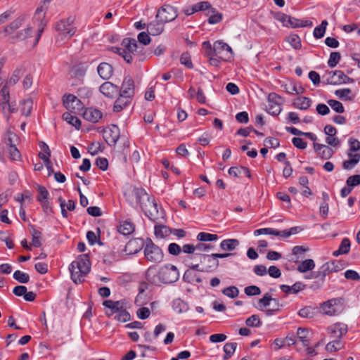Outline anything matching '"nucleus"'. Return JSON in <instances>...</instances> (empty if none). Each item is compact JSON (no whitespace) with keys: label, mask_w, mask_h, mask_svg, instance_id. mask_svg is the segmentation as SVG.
<instances>
[{"label":"nucleus","mask_w":360,"mask_h":360,"mask_svg":"<svg viewBox=\"0 0 360 360\" xmlns=\"http://www.w3.org/2000/svg\"><path fill=\"white\" fill-rule=\"evenodd\" d=\"M121 45L122 47H113V52L121 56L127 63H131L134 59L143 61L146 58L143 46L139 44L135 39L124 38Z\"/></svg>","instance_id":"nucleus-1"},{"label":"nucleus","mask_w":360,"mask_h":360,"mask_svg":"<svg viewBox=\"0 0 360 360\" xmlns=\"http://www.w3.org/2000/svg\"><path fill=\"white\" fill-rule=\"evenodd\" d=\"M155 270V266H150L146 271V278L150 283L156 285L160 283H173L179 278V270L174 265L166 264L162 266L158 273Z\"/></svg>","instance_id":"nucleus-2"},{"label":"nucleus","mask_w":360,"mask_h":360,"mask_svg":"<svg viewBox=\"0 0 360 360\" xmlns=\"http://www.w3.org/2000/svg\"><path fill=\"white\" fill-rule=\"evenodd\" d=\"M200 257V262L201 264H205L203 266L200 267L199 264H190L188 266L195 271L201 272H211L217 269L219 265L218 259L226 258L230 256L235 255L233 253H212L211 255L205 254H195Z\"/></svg>","instance_id":"nucleus-3"},{"label":"nucleus","mask_w":360,"mask_h":360,"mask_svg":"<svg viewBox=\"0 0 360 360\" xmlns=\"http://www.w3.org/2000/svg\"><path fill=\"white\" fill-rule=\"evenodd\" d=\"M71 279L75 284L81 283L84 281V278L91 270V262L89 255L86 254L81 255L73 261L69 267Z\"/></svg>","instance_id":"nucleus-4"},{"label":"nucleus","mask_w":360,"mask_h":360,"mask_svg":"<svg viewBox=\"0 0 360 360\" xmlns=\"http://www.w3.org/2000/svg\"><path fill=\"white\" fill-rule=\"evenodd\" d=\"M75 17L70 15L67 18L61 19L55 24V29L58 32L56 41L70 39L77 32L75 26Z\"/></svg>","instance_id":"nucleus-5"},{"label":"nucleus","mask_w":360,"mask_h":360,"mask_svg":"<svg viewBox=\"0 0 360 360\" xmlns=\"http://www.w3.org/2000/svg\"><path fill=\"white\" fill-rule=\"evenodd\" d=\"M124 197L131 206H139L141 209L148 207L147 201L151 199V196L143 188L136 187L127 190L124 193Z\"/></svg>","instance_id":"nucleus-6"},{"label":"nucleus","mask_w":360,"mask_h":360,"mask_svg":"<svg viewBox=\"0 0 360 360\" xmlns=\"http://www.w3.org/2000/svg\"><path fill=\"white\" fill-rule=\"evenodd\" d=\"M143 248L144 257L148 262L159 264L163 261L164 253L162 250L151 238H147L145 240Z\"/></svg>","instance_id":"nucleus-7"},{"label":"nucleus","mask_w":360,"mask_h":360,"mask_svg":"<svg viewBox=\"0 0 360 360\" xmlns=\"http://www.w3.org/2000/svg\"><path fill=\"white\" fill-rule=\"evenodd\" d=\"M268 108L267 112L274 116L278 115L282 110V104L283 98L276 93L271 92L268 95Z\"/></svg>","instance_id":"nucleus-8"},{"label":"nucleus","mask_w":360,"mask_h":360,"mask_svg":"<svg viewBox=\"0 0 360 360\" xmlns=\"http://www.w3.org/2000/svg\"><path fill=\"white\" fill-rule=\"evenodd\" d=\"M214 52L215 56L219 57L224 61L230 60L233 58L231 48L221 40L216 41L214 43Z\"/></svg>","instance_id":"nucleus-9"},{"label":"nucleus","mask_w":360,"mask_h":360,"mask_svg":"<svg viewBox=\"0 0 360 360\" xmlns=\"http://www.w3.org/2000/svg\"><path fill=\"white\" fill-rule=\"evenodd\" d=\"M178 16L177 8L170 5H163L156 14V18L161 19L165 23L174 20Z\"/></svg>","instance_id":"nucleus-10"},{"label":"nucleus","mask_w":360,"mask_h":360,"mask_svg":"<svg viewBox=\"0 0 360 360\" xmlns=\"http://www.w3.org/2000/svg\"><path fill=\"white\" fill-rule=\"evenodd\" d=\"M147 205L148 207H144V209H141V210L150 220L156 222L160 218L163 217V212L162 210L159 211L158 205L154 198L151 197V199L147 201Z\"/></svg>","instance_id":"nucleus-11"},{"label":"nucleus","mask_w":360,"mask_h":360,"mask_svg":"<svg viewBox=\"0 0 360 360\" xmlns=\"http://www.w3.org/2000/svg\"><path fill=\"white\" fill-rule=\"evenodd\" d=\"M133 241L127 242V238L120 235H116L111 240V244L114 250L117 252H126L131 254V252H127V248L132 245Z\"/></svg>","instance_id":"nucleus-12"},{"label":"nucleus","mask_w":360,"mask_h":360,"mask_svg":"<svg viewBox=\"0 0 360 360\" xmlns=\"http://www.w3.org/2000/svg\"><path fill=\"white\" fill-rule=\"evenodd\" d=\"M103 136L107 143L110 146H114L120 136V129L116 124H111L104 130Z\"/></svg>","instance_id":"nucleus-13"},{"label":"nucleus","mask_w":360,"mask_h":360,"mask_svg":"<svg viewBox=\"0 0 360 360\" xmlns=\"http://www.w3.org/2000/svg\"><path fill=\"white\" fill-rule=\"evenodd\" d=\"M327 331L331 338L340 340L347 332V326L342 323H336L328 326Z\"/></svg>","instance_id":"nucleus-14"},{"label":"nucleus","mask_w":360,"mask_h":360,"mask_svg":"<svg viewBox=\"0 0 360 360\" xmlns=\"http://www.w3.org/2000/svg\"><path fill=\"white\" fill-rule=\"evenodd\" d=\"M45 12L42 6L38 7L34 14L33 20L34 23L37 24V37L36 38V43L38 42L41 37V33L44 32V27L46 26V22L44 21Z\"/></svg>","instance_id":"nucleus-15"},{"label":"nucleus","mask_w":360,"mask_h":360,"mask_svg":"<svg viewBox=\"0 0 360 360\" xmlns=\"http://www.w3.org/2000/svg\"><path fill=\"white\" fill-rule=\"evenodd\" d=\"M120 96L132 98L134 95V82L130 77H124L121 88Z\"/></svg>","instance_id":"nucleus-16"},{"label":"nucleus","mask_w":360,"mask_h":360,"mask_svg":"<svg viewBox=\"0 0 360 360\" xmlns=\"http://www.w3.org/2000/svg\"><path fill=\"white\" fill-rule=\"evenodd\" d=\"M126 302L124 300H121L118 301H112V300H105L103 302V305L109 309L110 310V314H107L108 316H111L114 314H117L122 309L126 307Z\"/></svg>","instance_id":"nucleus-17"},{"label":"nucleus","mask_w":360,"mask_h":360,"mask_svg":"<svg viewBox=\"0 0 360 360\" xmlns=\"http://www.w3.org/2000/svg\"><path fill=\"white\" fill-rule=\"evenodd\" d=\"M165 22H162L161 19L156 18L147 25V30L148 34L153 36L160 35L163 31Z\"/></svg>","instance_id":"nucleus-18"},{"label":"nucleus","mask_w":360,"mask_h":360,"mask_svg":"<svg viewBox=\"0 0 360 360\" xmlns=\"http://www.w3.org/2000/svg\"><path fill=\"white\" fill-rule=\"evenodd\" d=\"M314 148L318 155L323 160L330 159L334 154V150L328 146L314 143Z\"/></svg>","instance_id":"nucleus-19"},{"label":"nucleus","mask_w":360,"mask_h":360,"mask_svg":"<svg viewBox=\"0 0 360 360\" xmlns=\"http://www.w3.org/2000/svg\"><path fill=\"white\" fill-rule=\"evenodd\" d=\"M99 90L105 96L112 98L117 95L119 87L110 82H105L101 85Z\"/></svg>","instance_id":"nucleus-20"},{"label":"nucleus","mask_w":360,"mask_h":360,"mask_svg":"<svg viewBox=\"0 0 360 360\" xmlns=\"http://www.w3.org/2000/svg\"><path fill=\"white\" fill-rule=\"evenodd\" d=\"M135 230V225L130 221L126 220L120 223L117 226V235L124 236L131 234Z\"/></svg>","instance_id":"nucleus-21"},{"label":"nucleus","mask_w":360,"mask_h":360,"mask_svg":"<svg viewBox=\"0 0 360 360\" xmlns=\"http://www.w3.org/2000/svg\"><path fill=\"white\" fill-rule=\"evenodd\" d=\"M102 112L94 108H88L83 112V117L87 121L93 123L98 122L102 118Z\"/></svg>","instance_id":"nucleus-22"},{"label":"nucleus","mask_w":360,"mask_h":360,"mask_svg":"<svg viewBox=\"0 0 360 360\" xmlns=\"http://www.w3.org/2000/svg\"><path fill=\"white\" fill-rule=\"evenodd\" d=\"M278 20L283 23V25L288 27L297 28L300 26V19L295 18L287 14H281Z\"/></svg>","instance_id":"nucleus-23"},{"label":"nucleus","mask_w":360,"mask_h":360,"mask_svg":"<svg viewBox=\"0 0 360 360\" xmlns=\"http://www.w3.org/2000/svg\"><path fill=\"white\" fill-rule=\"evenodd\" d=\"M327 83L330 85H339L342 84L345 73L342 70L330 71Z\"/></svg>","instance_id":"nucleus-24"},{"label":"nucleus","mask_w":360,"mask_h":360,"mask_svg":"<svg viewBox=\"0 0 360 360\" xmlns=\"http://www.w3.org/2000/svg\"><path fill=\"white\" fill-rule=\"evenodd\" d=\"M336 304L335 300H329L321 304V309L322 313L328 316H335L338 314V311L335 308Z\"/></svg>","instance_id":"nucleus-25"},{"label":"nucleus","mask_w":360,"mask_h":360,"mask_svg":"<svg viewBox=\"0 0 360 360\" xmlns=\"http://www.w3.org/2000/svg\"><path fill=\"white\" fill-rule=\"evenodd\" d=\"M97 72L103 79H108L112 75L113 68L108 63H101L97 68Z\"/></svg>","instance_id":"nucleus-26"},{"label":"nucleus","mask_w":360,"mask_h":360,"mask_svg":"<svg viewBox=\"0 0 360 360\" xmlns=\"http://www.w3.org/2000/svg\"><path fill=\"white\" fill-rule=\"evenodd\" d=\"M312 101L311 98L305 96H299L293 100L292 106L295 108L306 110L311 106Z\"/></svg>","instance_id":"nucleus-27"},{"label":"nucleus","mask_w":360,"mask_h":360,"mask_svg":"<svg viewBox=\"0 0 360 360\" xmlns=\"http://www.w3.org/2000/svg\"><path fill=\"white\" fill-rule=\"evenodd\" d=\"M335 270L333 267V263H325L323 264L317 271L313 273V278H321L325 280V277L333 271Z\"/></svg>","instance_id":"nucleus-28"},{"label":"nucleus","mask_w":360,"mask_h":360,"mask_svg":"<svg viewBox=\"0 0 360 360\" xmlns=\"http://www.w3.org/2000/svg\"><path fill=\"white\" fill-rule=\"evenodd\" d=\"M206 15L208 16L207 22L210 25L217 24L223 19L222 13H219L215 8L211 6L207 11Z\"/></svg>","instance_id":"nucleus-29"},{"label":"nucleus","mask_w":360,"mask_h":360,"mask_svg":"<svg viewBox=\"0 0 360 360\" xmlns=\"http://www.w3.org/2000/svg\"><path fill=\"white\" fill-rule=\"evenodd\" d=\"M240 244V242L238 239L235 238H229L223 240L219 247L223 251H233Z\"/></svg>","instance_id":"nucleus-30"},{"label":"nucleus","mask_w":360,"mask_h":360,"mask_svg":"<svg viewBox=\"0 0 360 360\" xmlns=\"http://www.w3.org/2000/svg\"><path fill=\"white\" fill-rule=\"evenodd\" d=\"M131 98L119 96L113 105V111L119 112L125 108L130 103Z\"/></svg>","instance_id":"nucleus-31"},{"label":"nucleus","mask_w":360,"mask_h":360,"mask_svg":"<svg viewBox=\"0 0 360 360\" xmlns=\"http://www.w3.org/2000/svg\"><path fill=\"white\" fill-rule=\"evenodd\" d=\"M25 72V68L23 65H20L17 67L15 70L13 71L11 77L7 81L6 84L8 85H15L20 80L22 76Z\"/></svg>","instance_id":"nucleus-32"},{"label":"nucleus","mask_w":360,"mask_h":360,"mask_svg":"<svg viewBox=\"0 0 360 360\" xmlns=\"http://www.w3.org/2000/svg\"><path fill=\"white\" fill-rule=\"evenodd\" d=\"M63 103L65 108L72 110L75 108V103L80 105L81 102L75 95L70 94L63 96Z\"/></svg>","instance_id":"nucleus-33"},{"label":"nucleus","mask_w":360,"mask_h":360,"mask_svg":"<svg viewBox=\"0 0 360 360\" xmlns=\"http://www.w3.org/2000/svg\"><path fill=\"white\" fill-rule=\"evenodd\" d=\"M24 19L22 18H18L10 23V25L6 27L3 32H0V34H12L13 32L20 27L23 23Z\"/></svg>","instance_id":"nucleus-34"},{"label":"nucleus","mask_w":360,"mask_h":360,"mask_svg":"<svg viewBox=\"0 0 360 360\" xmlns=\"http://www.w3.org/2000/svg\"><path fill=\"white\" fill-rule=\"evenodd\" d=\"M282 87L284 88L286 93L293 95L303 94L305 91L301 85L297 86V84L294 82L282 85Z\"/></svg>","instance_id":"nucleus-35"},{"label":"nucleus","mask_w":360,"mask_h":360,"mask_svg":"<svg viewBox=\"0 0 360 360\" xmlns=\"http://www.w3.org/2000/svg\"><path fill=\"white\" fill-rule=\"evenodd\" d=\"M310 332L307 328H298L297 330V336L299 340L302 343L304 347L309 345V335Z\"/></svg>","instance_id":"nucleus-36"},{"label":"nucleus","mask_w":360,"mask_h":360,"mask_svg":"<svg viewBox=\"0 0 360 360\" xmlns=\"http://www.w3.org/2000/svg\"><path fill=\"white\" fill-rule=\"evenodd\" d=\"M308 249L304 248V246H295L292 250V255L295 257V258H291L290 261L293 262H297L299 259H302L304 257V253Z\"/></svg>","instance_id":"nucleus-37"},{"label":"nucleus","mask_w":360,"mask_h":360,"mask_svg":"<svg viewBox=\"0 0 360 360\" xmlns=\"http://www.w3.org/2000/svg\"><path fill=\"white\" fill-rule=\"evenodd\" d=\"M172 308L176 312L181 314L188 310V305L187 302L181 299H176L172 302Z\"/></svg>","instance_id":"nucleus-38"},{"label":"nucleus","mask_w":360,"mask_h":360,"mask_svg":"<svg viewBox=\"0 0 360 360\" xmlns=\"http://www.w3.org/2000/svg\"><path fill=\"white\" fill-rule=\"evenodd\" d=\"M155 235L158 238H163L168 236L171 233V229L165 225H155Z\"/></svg>","instance_id":"nucleus-39"},{"label":"nucleus","mask_w":360,"mask_h":360,"mask_svg":"<svg viewBox=\"0 0 360 360\" xmlns=\"http://www.w3.org/2000/svg\"><path fill=\"white\" fill-rule=\"evenodd\" d=\"M32 32V27H27L26 29L21 30L20 32H18L15 35H13L11 38H9V40L11 42H14L15 39L23 40V39H26L27 37H30Z\"/></svg>","instance_id":"nucleus-40"},{"label":"nucleus","mask_w":360,"mask_h":360,"mask_svg":"<svg viewBox=\"0 0 360 360\" xmlns=\"http://www.w3.org/2000/svg\"><path fill=\"white\" fill-rule=\"evenodd\" d=\"M237 347V343L236 342H227L224 346V355L223 356L224 360H227L230 359L232 355L233 354L234 352L236 351V349Z\"/></svg>","instance_id":"nucleus-41"},{"label":"nucleus","mask_w":360,"mask_h":360,"mask_svg":"<svg viewBox=\"0 0 360 360\" xmlns=\"http://www.w3.org/2000/svg\"><path fill=\"white\" fill-rule=\"evenodd\" d=\"M315 267V263L313 259H307L302 261L297 266V271L301 273H305L312 270Z\"/></svg>","instance_id":"nucleus-42"},{"label":"nucleus","mask_w":360,"mask_h":360,"mask_svg":"<svg viewBox=\"0 0 360 360\" xmlns=\"http://www.w3.org/2000/svg\"><path fill=\"white\" fill-rule=\"evenodd\" d=\"M328 25V22L326 20H322L321 25L314 28V32H313L314 37L316 39L322 38L325 34Z\"/></svg>","instance_id":"nucleus-43"},{"label":"nucleus","mask_w":360,"mask_h":360,"mask_svg":"<svg viewBox=\"0 0 360 360\" xmlns=\"http://www.w3.org/2000/svg\"><path fill=\"white\" fill-rule=\"evenodd\" d=\"M62 117L64 120L75 126L77 129H79L81 127V120L77 117L72 115L71 113L64 112Z\"/></svg>","instance_id":"nucleus-44"},{"label":"nucleus","mask_w":360,"mask_h":360,"mask_svg":"<svg viewBox=\"0 0 360 360\" xmlns=\"http://www.w3.org/2000/svg\"><path fill=\"white\" fill-rule=\"evenodd\" d=\"M335 94L340 99H345L346 101H352L353 96H351L352 91L349 88L337 89L335 91Z\"/></svg>","instance_id":"nucleus-45"},{"label":"nucleus","mask_w":360,"mask_h":360,"mask_svg":"<svg viewBox=\"0 0 360 360\" xmlns=\"http://www.w3.org/2000/svg\"><path fill=\"white\" fill-rule=\"evenodd\" d=\"M196 238L201 242H208L218 240L219 236L217 234L200 232L197 235Z\"/></svg>","instance_id":"nucleus-46"},{"label":"nucleus","mask_w":360,"mask_h":360,"mask_svg":"<svg viewBox=\"0 0 360 360\" xmlns=\"http://www.w3.org/2000/svg\"><path fill=\"white\" fill-rule=\"evenodd\" d=\"M33 102L31 99H25L21 102V112L25 116H29L32 109Z\"/></svg>","instance_id":"nucleus-47"},{"label":"nucleus","mask_w":360,"mask_h":360,"mask_svg":"<svg viewBox=\"0 0 360 360\" xmlns=\"http://www.w3.org/2000/svg\"><path fill=\"white\" fill-rule=\"evenodd\" d=\"M13 278L20 283H27L30 281L28 274L17 270L13 273Z\"/></svg>","instance_id":"nucleus-48"},{"label":"nucleus","mask_w":360,"mask_h":360,"mask_svg":"<svg viewBox=\"0 0 360 360\" xmlns=\"http://www.w3.org/2000/svg\"><path fill=\"white\" fill-rule=\"evenodd\" d=\"M114 319L120 322H127L131 319L130 314L127 311L126 307L122 309L120 311L117 312L115 316Z\"/></svg>","instance_id":"nucleus-49"},{"label":"nucleus","mask_w":360,"mask_h":360,"mask_svg":"<svg viewBox=\"0 0 360 360\" xmlns=\"http://www.w3.org/2000/svg\"><path fill=\"white\" fill-rule=\"evenodd\" d=\"M341 60V55L339 52H331L328 60V65L330 68H335Z\"/></svg>","instance_id":"nucleus-50"},{"label":"nucleus","mask_w":360,"mask_h":360,"mask_svg":"<svg viewBox=\"0 0 360 360\" xmlns=\"http://www.w3.org/2000/svg\"><path fill=\"white\" fill-rule=\"evenodd\" d=\"M37 189L39 193V195L37 197V200L39 202L47 200L49 195L48 190L41 185H37Z\"/></svg>","instance_id":"nucleus-51"},{"label":"nucleus","mask_w":360,"mask_h":360,"mask_svg":"<svg viewBox=\"0 0 360 360\" xmlns=\"http://www.w3.org/2000/svg\"><path fill=\"white\" fill-rule=\"evenodd\" d=\"M327 103L331 107V108L338 113H343L345 112V108L341 102L330 99L327 101Z\"/></svg>","instance_id":"nucleus-52"},{"label":"nucleus","mask_w":360,"mask_h":360,"mask_svg":"<svg viewBox=\"0 0 360 360\" xmlns=\"http://www.w3.org/2000/svg\"><path fill=\"white\" fill-rule=\"evenodd\" d=\"M9 100V89L7 84H5L0 90V104H8Z\"/></svg>","instance_id":"nucleus-53"},{"label":"nucleus","mask_w":360,"mask_h":360,"mask_svg":"<svg viewBox=\"0 0 360 360\" xmlns=\"http://www.w3.org/2000/svg\"><path fill=\"white\" fill-rule=\"evenodd\" d=\"M271 301L274 302V307L271 308V309H267L265 310V314L269 316H272L276 312L279 311L281 309V308L283 307V305L279 302L278 299L273 298V300H271Z\"/></svg>","instance_id":"nucleus-54"},{"label":"nucleus","mask_w":360,"mask_h":360,"mask_svg":"<svg viewBox=\"0 0 360 360\" xmlns=\"http://www.w3.org/2000/svg\"><path fill=\"white\" fill-rule=\"evenodd\" d=\"M245 324L249 327L258 328L261 326L262 321L258 315L254 314L246 319Z\"/></svg>","instance_id":"nucleus-55"},{"label":"nucleus","mask_w":360,"mask_h":360,"mask_svg":"<svg viewBox=\"0 0 360 360\" xmlns=\"http://www.w3.org/2000/svg\"><path fill=\"white\" fill-rule=\"evenodd\" d=\"M271 300H273L271 295L269 293H266L262 298L259 300L257 307L262 310L263 308L269 306Z\"/></svg>","instance_id":"nucleus-56"},{"label":"nucleus","mask_w":360,"mask_h":360,"mask_svg":"<svg viewBox=\"0 0 360 360\" xmlns=\"http://www.w3.org/2000/svg\"><path fill=\"white\" fill-rule=\"evenodd\" d=\"M181 64L185 65L188 69H193V65L191 60V57L189 53H183L180 57Z\"/></svg>","instance_id":"nucleus-57"},{"label":"nucleus","mask_w":360,"mask_h":360,"mask_svg":"<svg viewBox=\"0 0 360 360\" xmlns=\"http://www.w3.org/2000/svg\"><path fill=\"white\" fill-rule=\"evenodd\" d=\"M8 153L11 160L13 161H19L21 160V154L15 146L9 147Z\"/></svg>","instance_id":"nucleus-58"},{"label":"nucleus","mask_w":360,"mask_h":360,"mask_svg":"<svg viewBox=\"0 0 360 360\" xmlns=\"http://www.w3.org/2000/svg\"><path fill=\"white\" fill-rule=\"evenodd\" d=\"M222 293L229 297L235 298L238 296L239 290L236 286H229L224 288Z\"/></svg>","instance_id":"nucleus-59"},{"label":"nucleus","mask_w":360,"mask_h":360,"mask_svg":"<svg viewBox=\"0 0 360 360\" xmlns=\"http://www.w3.org/2000/svg\"><path fill=\"white\" fill-rule=\"evenodd\" d=\"M149 34L146 32H141L138 34V41L142 46H146L150 43V37L148 35Z\"/></svg>","instance_id":"nucleus-60"},{"label":"nucleus","mask_w":360,"mask_h":360,"mask_svg":"<svg viewBox=\"0 0 360 360\" xmlns=\"http://www.w3.org/2000/svg\"><path fill=\"white\" fill-rule=\"evenodd\" d=\"M340 344V340H334L326 345V349L327 352L330 353L336 352L340 349V347H339Z\"/></svg>","instance_id":"nucleus-61"},{"label":"nucleus","mask_w":360,"mask_h":360,"mask_svg":"<svg viewBox=\"0 0 360 360\" xmlns=\"http://www.w3.org/2000/svg\"><path fill=\"white\" fill-rule=\"evenodd\" d=\"M264 145L267 148L269 147V148H276L279 147L280 142L277 138L268 137L264 139Z\"/></svg>","instance_id":"nucleus-62"},{"label":"nucleus","mask_w":360,"mask_h":360,"mask_svg":"<svg viewBox=\"0 0 360 360\" xmlns=\"http://www.w3.org/2000/svg\"><path fill=\"white\" fill-rule=\"evenodd\" d=\"M347 186L351 187L352 188L354 186H358L360 184V174H355L350 176L347 178L346 181Z\"/></svg>","instance_id":"nucleus-63"},{"label":"nucleus","mask_w":360,"mask_h":360,"mask_svg":"<svg viewBox=\"0 0 360 360\" xmlns=\"http://www.w3.org/2000/svg\"><path fill=\"white\" fill-rule=\"evenodd\" d=\"M288 42L295 49H300L302 46L300 38L296 34L290 35Z\"/></svg>","instance_id":"nucleus-64"}]
</instances>
